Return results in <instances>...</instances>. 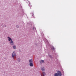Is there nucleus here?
<instances>
[{"label":"nucleus","mask_w":76,"mask_h":76,"mask_svg":"<svg viewBox=\"0 0 76 76\" xmlns=\"http://www.w3.org/2000/svg\"><path fill=\"white\" fill-rule=\"evenodd\" d=\"M7 38L8 39V41L10 42V44L12 45H14V42H13L12 38H11L10 37H8Z\"/></svg>","instance_id":"f257e3e1"},{"label":"nucleus","mask_w":76,"mask_h":76,"mask_svg":"<svg viewBox=\"0 0 76 76\" xmlns=\"http://www.w3.org/2000/svg\"><path fill=\"white\" fill-rule=\"evenodd\" d=\"M57 73H56L55 74L54 76H61V75H62L61 74V72H60V71H58L57 72Z\"/></svg>","instance_id":"f03ea898"},{"label":"nucleus","mask_w":76,"mask_h":76,"mask_svg":"<svg viewBox=\"0 0 76 76\" xmlns=\"http://www.w3.org/2000/svg\"><path fill=\"white\" fill-rule=\"evenodd\" d=\"M15 56H16V53L15 52V51H14V52H13L12 54V57L13 59H14V57H15Z\"/></svg>","instance_id":"7ed1b4c3"},{"label":"nucleus","mask_w":76,"mask_h":76,"mask_svg":"<svg viewBox=\"0 0 76 76\" xmlns=\"http://www.w3.org/2000/svg\"><path fill=\"white\" fill-rule=\"evenodd\" d=\"M31 15L32 18H35V16H34V11H33L32 13H31Z\"/></svg>","instance_id":"20e7f679"},{"label":"nucleus","mask_w":76,"mask_h":76,"mask_svg":"<svg viewBox=\"0 0 76 76\" xmlns=\"http://www.w3.org/2000/svg\"><path fill=\"white\" fill-rule=\"evenodd\" d=\"M41 75H42V76H45V75H46V73L45 72H43Z\"/></svg>","instance_id":"39448f33"},{"label":"nucleus","mask_w":76,"mask_h":76,"mask_svg":"<svg viewBox=\"0 0 76 76\" xmlns=\"http://www.w3.org/2000/svg\"><path fill=\"white\" fill-rule=\"evenodd\" d=\"M41 69L42 71H45V68H44V67L41 66Z\"/></svg>","instance_id":"423d86ee"},{"label":"nucleus","mask_w":76,"mask_h":76,"mask_svg":"<svg viewBox=\"0 0 76 76\" xmlns=\"http://www.w3.org/2000/svg\"><path fill=\"white\" fill-rule=\"evenodd\" d=\"M29 63H33V60L32 59H30L29 60Z\"/></svg>","instance_id":"0eeeda50"},{"label":"nucleus","mask_w":76,"mask_h":76,"mask_svg":"<svg viewBox=\"0 0 76 76\" xmlns=\"http://www.w3.org/2000/svg\"><path fill=\"white\" fill-rule=\"evenodd\" d=\"M48 55L49 56V57L50 58H53V57H52V56H51V55L48 54Z\"/></svg>","instance_id":"6e6552de"},{"label":"nucleus","mask_w":76,"mask_h":76,"mask_svg":"<svg viewBox=\"0 0 76 76\" xmlns=\"http://www.w3.org/2000/svg\"><path fill=\"white\" fill-rule=\"evenodd\" d=\"M13 48L14 50L16 49V46L15 45L13 46Z\"/></svg>","instance_id":"1a4fd4ad"},{"label":"nucleus","mask_w":76,"mask_h":76,"mask_svg":"<svg viewBox=\"0 0 76 76\" xmlns=\"http://www.w3.org/2000/svg\"><path fill=\"white\" fill-rule=\"evenodd\" d=\"M30 66H33V63H30L29 64Z\"/></svg>","instance_id":"9d476101"},{"label":"nucleus","mask_w":76,"mask_h":76,"mask_svg":"<svg viewBox=\"0 0 76 76\" xmlns=\"http://www.w3.org/2000/svg\"><path fill=\"white\" fill-rule=\"evenodd\" d=\"M51 50H53V51H55V48H54V47H53V46L52 47V48H51Z\"/></svg>","instance_id":"9b49d317"},{"label":"nucleus","mask_w":76,"mask_h":76,"mask_svg":"<svg viewBox=\"0 0 76 76\" xmlns=\"http://www.w3.org/2000/svg\"><path fill=\"white\" fill-rule=\"evenodd\" d=\"M17 60H18V61L19 62H20V58H18Z\"/></svg>","instance_id":"f8f14e48"},{"label":"nucleus","mask_w":76,"mask_h":76,"mask_svg":"<svg viewBox=\"0 0 76 76\" xmlns=\"http://www.w3.org/2000/svg\"><path fill=\"white\" fill-rule=\"evenodd\" d=\"M16 28H18L19 27V26L17 25L16 26Z\"/></svg>","instance_id":"ddd939ff"},{"label":"nucleus","mask_w":76,"mask_h":76,"mask_svg":"<svg viewBox=\"0 0 76 76\" xmlns=\"http://www.w3.org/2000/svg\"><path fill=\"white\" fill-rule=\"evenodd\" d=\"M42 63H44V61L43 60L42 61Z\"/></svg>","instance_id":"4468645a"},{"label":"nucleus","mask_w":76,"mask_h":76,"mask_svg":"<svg viewBox=\"0 0 76 76\" xmlns=\"http://www.w3.org/2000/svg\"><path fill=\"white\" fill-rule=\"evenodd\" d=\"M35 29V27H34L33 28V30H34V29Z\"/></svg>","instance_id":"2eb2a0df"},{"label":"nucleus","mask_w":76,"mask_h":76,"mask_svg":"<svg viewBox=\"0 0 76 76\" xmlns=\"http://www.w3.org/2000/svg\"><path fill=\"white\" fill-rule=\"evenodd\" d=\"M29 6L30 7H32V6H31V5H29Z\"/></svg>","instance_id":"dca6fc26"},{"label":"nucleus","mask_w":76,"mask_h":76,"mask_svg":"<svg viewBox=\"0 0 76 76\" xmlns=\"http://www.w3.org/2000/svg\"><path fill=\"white\" fill-rule=\"evenodd\" d=\"M5 27H6V26H5Z\"/></svg>","instance_id":"f3484780"},{"label":"nucleus","mask_w":76,"mask_h":76,"mask_svg":"<svg viewBox=\"0 0 76 76\" xmlns=\"http://www.w3.org/2000/svg\"><path fill=\"white\" fill-rule=\"evenodd\" d=\"M29 4H30V3L29 2Z\"/></svg>","instance_id":"a211bd4d"},{"label":"nucleus","mask_w":76,"mask_h":76,"mask_svg":"<svg viewBox=\"0 0 76 76\" xmlns=\"http://www.w3.org/2000/svg\"><path fill=\"white\" fill-rule=\"evenodd\" d=\"M30 9H31V8H30Z\"/></svg>","instance_id":"6ab92c4d"}]
</instances>
